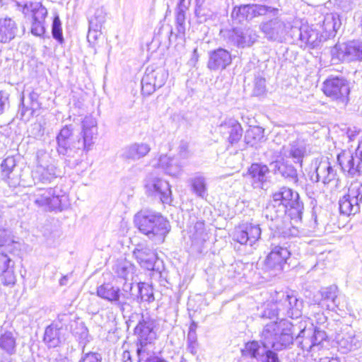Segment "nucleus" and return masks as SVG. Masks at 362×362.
<instances>
[{
  "label": "nucleus",
  "mask_w": 362,
  "mask_h": 362,
  "mask_svg": "<svg viewBox=\"0 0 362 362\" xmlns=\"http://www.w3.org/2000/svg\"><path fill=\"white\" fill-rule=\"evenodd\" d=\"M292 327L291 323L284 320L267 324L260 334L262 346L257 341H248L241 349L242 355L259 362H279L275 351L285 349L292 344Z\"/></svg>",
  "instance_id": "obj_1"
},
{
  "label": "nucleus",
  "mask_w": 362,
  "mask_h": 362,
  "mask_svg": "<svg viewBox=\"0 0 362 362\" xmlns=\"http://www.w3.org/2000/svg\"><path fill=\"white\" fill-rule=\"evenodd\" d=\"M74 132L73 124L65 125L56 137L57 151L59 156L65 157L66 163L71 168L81 163L82 151H88L94 144L98 134L96 119L92 116H86L81 122V131L76 138Z\"/></svg>",
  "instance_id": "obj_2"
},
{
  "label": "nucleus",
  "mask_w": 362,
  "mask_h": 362,
  "mask_svg": "<svg viewBox=\"0 0 362 362\" xmlns=\"http://www.w3.org/2000/svg\"><path fill=\"white\" fill-rule=\"evenodd\" d=\"M134 223L141 233L149 239L163 243L170 231V224L160 213L144 209L134 216Z\"/></svg>",
  "instance_id": "obj_3"
},
{
  "label": "nucleus",
  "mask_w": 362,
  "mask_h": 362,
  "mask_svg": "<svg viewBox=\"0 0 362 362\" xmlns=\"http://www.w3.org/2000/svg\"><path fill=\"white\" fill-rule=\"evenodd\" d=\"M156 320L149 316L147 313L142 314L139 320L138 324L134 328V335L136 337L137 349L139 356L138 362H151L150 351L148 346H151L157 338Z\"/></svg>",
  "instance_id": "obj_4"
},
{
  "label": "nucleus",
  "mask_w": 362,
  "mask_h": 362,
  "mask_svg": "<svg viewBox=\"0 0 362 362\" xmlns=\"http://www.w3.org/2000/svg\"><path fill=\"white\" fill-rule=\"evenodd\" d=\"M272 197L274 202L278 204V208H281L282 212L291 218L293 223L301 221L304 206L297 192L282 187L273 194Z\"/></svg>",
  "instance_id": "obj_5"
},
{
  "label": "nucleus",
  "mask_w": 362,
  "mask_h": 362,
  "mask_svg": "<svg viewBox=\"0 0 362 362\" xmlns=\"http://www.w3.org/2000/svg\"><path fill=\"white\" fill-rule=\"evenodd\" d=\"M29 199L37 206L49 211H62L69 206L68 197L57 187L37 188L29 194Z\"/></svg>",
  "instance_id": "obj_6"
},
{
  "label": "nucleus",
  "mask_w": 362,
  "mask_h": 362,
  "mask_svg": "<svg viewBox=\"0 0 362 362\" xmlns=\"http://www.w3.org/2000/svg\"><path fill=\"white\" fill-rule=\"evenodd\" d=\"M123 292L117 287L110 284H103L98 287L97 295L100 298L110 302L112 305L119 308L122 312L129 306V300L134 298L133 293V284L126 282L124 284Z\"/></svg>",
  "instance_id": "obj_7"
},
{
  "label": "nucleus",
  "mask_w": 362,
  "mask_h": 362,
  "mask_svg": "<svg viewBox=\"0 0 362 362\" xmlns=\"http://www.w3.org/2000/svg\"><path fill=\"white\" fill-rule=\"evenodd\" d=\"M60 170L54 164V160L50 154L44 150L37 152V166L33 172L34 180L42 184H49L58 176H60Z\"/></svg>",
  "instance_id": "obj_8"
},
{
  "label": "nucleus",
  "mask_w": 362,
  "mask_h": 362,
  "mask_svg": "<svg viewBox=\"0 0 362 362\" xmlns=\"http://www.w3.org/2000/svg\"><path fill=\"white\" fill-rule=\"evenodd\" d=\"M278 8L268 7L267 5L259 4H244L235 6L231 13L232 18L238 23L251 21L255 18L269 16H276Z\"/></svg>",
  "instance_id": "obj_9"
},
{
  "label": "nucleus",
  "mask_w": 362,
  "mask_h": 362,
  "mask_svg": "<svg viewBox=\"0 0 362 362\" xmlns=\"http://www.w3.org/2000/svg\"><path fill=\"white\" fill-rule=\"evenodd\" d=\"M268 17L272 18L263 21L259 25V30L268 40L281 42L285 39L288 30H291L293 28L280 17V13Z\"/></svg>",
  "instance_id": "obj_10"
},
{
  "label": "nucleus",
  "mask_w": 362,
  "mask_h": 362,
  "mask_svg": "<svg viewBox=\"0 0 362 362\" xmlns=\"http://www.w3.org/2000/svg\"><path fill=\"white\" fill-rule=\"evenodd\" d=\"M291 35L294 40H298L301 47L315 48L319 46L324 39L323 34L316 25H302L300 28L293 27Z\"/></svg>",
  "instance_id": "obj_11"
},
{
  "label": "nucleus",
  "mask_w": 362,
  "mask_h": 362,
  "mask_svg": "<svg viewBox=\"0 0 362 362\" xmlns=\"http://www.w3.org/2000/svg\"><path fill=\"white\" fill-rule=\"evenodd\" d=\"M341 170L351 177L362 176V139L359 141L355 154L342 151L337 156Z\"/></svg>",
  "instance_id": "obj_12"
},
{
  "label": "nucleus",
  "mask_w": 362,
  "mask_h": 362,
  "mask_svg": "<svg viewBox=\"0 0 362 362\" xmlns=\"http://www.w3.org/2000/svg\"><path fill=\"white\" fill-rule=\"evenodd\" d=\"M223 33L226 42L238 48L252 46L259 37L257 31L251 28L245 29L235 28Z\"/></svg>",
  "instance_id": "obj_13"
},
{
  "label": "nucleus",
  "mask_w": 362,
  "mask_h": 362,
  "mask_svg": "<svg viewBox=\"0 0 362 362\" xmlns=\"http://www.w3.org/2000/svg\"><path fill=\"white\" fill-rule=\"evenodd\" d=\"M324 93L332 100L346 104L349 100L350 88L348 81L343 78L327 79L322 87Z\"/></svg>",
  "instance_id": "obj_14"
},
{
  "label": "nucleus",
  "mask_w": 362,
  "mask_h": 362,
  "mask_svg": "<svg viewBox=\"0 0 362 362\" xmlns=\"http://www.w3.org/2000/svg\"><path fill=\"white\" fill-rule=\"evenodd\" d=\"M168 73L162 67L153 69L148 67L141 79V92L144 95H150L157 88H161L166 82Z\"/></svg>",
  "instance_id": "obj_15"
},
{
  "label": "nucleus",
  "mask_w": 362,
  "mask_h": 362,
  "mask_svg": "<svg viewBox=\"0 0 362 362\" xmlns=\"http://www.w3.org/2000/svg\"><path fill=\"white\" fill-rule=\"evenodd\" d=\"M332 55L341 62L362 61V42L351 41L337 44L332 49Z\"/></svg>",
  "instance_id": "obj_16"
},
{
  "label": "nucleus",
  "mask_w": 362,
  "mask_h": 362,
  "mask_svg": "<svg viewBox=\"0 0 362 362\" xmlns=\"http://www.w3.org/2000/svg\"><path fill=\"white\" fill-rule=\"evenodd\" d=\"M334 340L342 353H347L361 347L362 338L349 325H345L336 333Z\"/></svg>",
  "instance_id": "obj_17"
},
{
  "label": "nucleus",
  "mask_w": 362,
  "mask_h": 362,
  "mask_svg": "<svg viewBox=\"0 0 362 362\" xmlns=\"http://www.w3.org/2000/svg\"><path fill=\"white\" fill-rule=\"evenodd\" d=\"M276 300L283 317L298 318L301 315L303 302L292 293H276Z\"/></svg>",
  "instance_id": "obj_18"
},
{
  "label": "nucleus",
  "mask_w": 362,
  "mask_h": 362,
  "mask_svg": "<svg viewBox=\"0 0 362 362\" xmlns=\"http://www.w3.org/2000/svg\"><path fill=\"white\" fill-rule=\"evenodd\" d=\"M290 255L291 252L287 247L272 243L271 251L264 260L265 269L268 271L281 272Z\"/></svg>",
  "instance_id": "obj_19"
},
{
  "label": "nucleus",
  "mask_w": 362,
  "mask_h": 362,
  "mask_svg": "<svg viewBox=\"0 0 362 362\" xmlns=\"http://www.w3.org/2000/svg\"><path fill=\"white\" fill-rule=\"evenodd\" d=\"M145 188L148 195L158 197L163 203L171 202V190L167 181L151 175L146 180Z\"/></svg>",
  "instance_id": "obj_20"
},
{
  "label": "nucleus",
  "mask_w": 362,
  "mask_h": 362,
  "mask_svg": "<svg viewBox=\"0 0 362 362\" xmlns=\"http://www.w3.org/2000/svg\"><path fill=\"white\" fill-rule=\"evenodd\" d=\"M327 338L326 332L321 330L319 327L313 328V325L309 328L301 329L296 338V341L299 343L303 350L309 351L313 347L320 345Z\"/></svg>",
  "instance_id": "obj_21"
},
{
  "label": "nucleus",
  "mask_w": 362,
  "mask_h": 362,
  "mask_svg": "<svg viewBox=\"0 0 362 362\" xmlns=\"http://www.w3.org/2000/svg\"><path fill=\"white\" fill-rule=\"evenodd\" d=\"M133 255L139 265L147 270L160 272V263H162L153 250L146 245H138L133 251Z\"/></svg>",
  "instance_id": "obj_22"
},
{
  "label": "nucleus",
  "mask_w": 362,
  "mask_h": 362,
  "mask_svg": "<svg viewBox=\"0 0 362 362\" xmlns=\"http://www.w3.org/2000/svg\"><path fill=\"white\" fill-rule=\"evenodd\" d=\"M262 230L259 225L245 223L235 228L233 240L241 245L252 246L261 236Z\"/></svg>",
  "instance_id": "obj_23"
},
{
  "label": "nucleus",
  "mask_w": 362,
  "mask_h": 362,
  "mask_svg": "<svg viewBox=\"0 0 362 362\" xmlns=\"http://www.w3.org/2000/svg\"><path fill=\"white\" fill-rule=\"evenodd\" d=\"M232 63V56L229 51L219 47L209 53L207 68L213 71H223Z\"/></svg>",
  "instance_id": "obj_24"
},
{
  "label": "nucleus",
  "mask_w": 362,
  "mask_h": 362,
  "mask_svg": "<svg viewBox=\"0 0 362 362\" xmlns=\"http://www.w3.org/2000/svg\"><path fill=\"white\" fill-rule=\"evenodd\" d=\"M341 25L339 15L337 13H329L320 16L316 26L323 34L324 39H329L335 36L337 30Z\"/></svg>",
  "instance_id": "obj_25"
},
{
  "label": "nucleus",
  "mask_w": 362,
  "mask_h": 362,
  "mask_svg": "<svg viewBox=\"0 0 362 362\" xmlns=\"http://www.w3.org/2000/svg\"><path fill=\"white\" fill-rule=\"evenodd\" d=\"M269 168L262 163H252L248 168L247 176L254 188L264 189L268 182Z\"/></svg>",
  "instance_id": "obj_26"
},
{
  "label": "nucleus",
  "mask_w": 362,
  "mask_h": 362,
  "mask_svg": "<svg viewBox=\"0 0 362 362\" xmlns=\"http://www.w3.org/2000/svg\"><path fill=\"white\" fill-rule=\"evenodd\" d=\"M14 262L5 253L0 251V275L1 283L6 286H12L16 284V277L14 273Z\"/></svg>",
  "instance_id": "obj_27"
},
{
  "label": "nucleus",
  "mask_w": 362,
  "mask_h": 362,
  "mask_svg": "<svg viewBox=\"0 0 362 362\" xmlns=\"http://www.w3.org/2000/svg\"><path fill=\"white\" fill-rule=\"evenodd\" d=\"M271 171L274 175H280L288 182L293 184H297L298 182V175L297 170L291 164L287 162L276 160L269 164Z\"/></svg>",
  "instance_id": "obj_28"
},
{
  "label": "nucleus",
  "mask_w": 362,
  "mask_h": 362,
  "mask_svg": "<svg viewBox=\"0 0 362 362\" xmlns=\"http://www.w3.org/2000/svg\"><path fill=\"white\" fill-rule=\"evenodd\" d=\"M284 156L291 158L295 163L303 164V158L307 155L306 144L303 141L296 140L282 148Z\"/></svg>",
  "instance_id": "obj_29"
},
{
  "label": "nucleus",
  "mask_w": 362,
  "mask_h": 362,
  "mask_svg": "<svg viewBox=\"0 0 362 362\" xmlns=\"http://www.w3.org/2000/svg\"><path fill=\"white\" fill-rule=\"evenodd\" d=\"M151 151V147L146 143H134L122 149L121 157L124 160H137L145 157Z\"/></svg>",
  "instance_id": "obj_30"
},
{
  "label": "nucleus",
  "mask_w": 362,
  "mask_h": 362,
  "mask_svg": "<svg viewBox=\"0 0 362 362\" xmlns=\"http://www.w3.org/2000/svg\"><path fill=\"white\" fill-rule=\"evenodd\" d=\"M337 172L333 169L330 163L326 159L321 160L315 168V182L322 181L325 185L329 184L332 181H336V185H338L339 180L336 178Z\"/></svg>",
  "instance_id": "obj_31"
},
{
  "label": "nucleus",
  "mask_w": 362,
  "mask_h": 362,
  "mask_svg": "<svg viewBox=\"0 0 362 362\" xmlns=\"http://www.w3.org/2000/svg\"><path fill=\"white\" fill-rule=\"evenodd\" d=\"M18 28L11 18H0V42L7 43L15 38Z\"/></svg>",
  "instance_id": "obj_32"
},
{
  "label": "nucleus",
  "mask_w": 362,
  "mask_h": 362,
  "mask_svg": "<svg viewBox=\"0 0 362 362\" xmlns=\"http://www.w3.org/2000/svg\"><path fill=\"white\" fill-rule=\"evenodd\" d=\"M24 15L30 21H45L47 16V8L40 2H27L22 9Z\"/></svg>",
  "instance_id": "obj_33"
},
{
  "label": "nucleus",
  "mask_w": 362,
  "mask_h": 362,
  "mask_svg": "<svg viewBox=\"0 0 362 362\" xmlns=\"http://www.w3.org/2000/svg\"><path fill=\"white\" fill-rule=\"evenodd\" d=\"M16 165V160L13 156H8L5 158L1 165L4 179L11 187H16L19 185L18 176L13 175Z\"/></svg>",
  "instance_id": "obj_34"
},
{
  "label": "nucleus",
  "mask_w": 362,
  "mask_h": 362,
  "mask_svg": "<svg viewBox=\"0 0 362 362\" xmlns=\"http://www.w3.org/2000/svg\"><path fill=\"white\" fill-rule=\"evenodd\" d=\"M158 165L170 176L177 177L182 172V165L177 158H170L166 155L160 156Z\"/></svg>",
  "instance_id": "obj_35"
},
{
  "label": "nucleus",
  "mask_w": 362,
  "mask_h": 362,
  "mask_svg": "<svg viewBox=\"0 0 362 362\" xmlns=\"http://www.w3.org/2000/svg\"><path fill=\"white\" fill-rule=\"evenodd\" d=\"M16 348V339L12 331L3 328L0 329V349L8 356L15 354Z\"/></svg>",
  "instance_id": "obj_36"
},
{
  "label": "nucleus",
  "mask_w": 362,
  "mask_h": 362,
  "mask_svg": "<svg viewBox=\"0 0 362 362\" xmlns=\"http://www.w3.org/2000/svg\"><path fill=\"white\" fill-rule=\"evenodd\" d=\"M192 191L197 197L204 199L207 197L206 177L200 173H195L189 180Z\"/></svg>",
  "instance_id": "obj_37"
},
{
  "label": "nucleus",
  "mask_w": 362,
  "mask_h": 362,
  "mask_svg": "<svg viewBox=\"0 0 362 362\" xmlns=\"http://www.w3.org/2000/svg\"><path fill=\"white\" fill-rule=\"evenodd\" d=\"M133 293L136 296L129 300L140 298L142 301L151 303L155 300L153 287L146 283L141 282L135 286L133 285Z\"/></svg>",
  "instance_id": "obj_38"
},
{
  "label": "nucleus",
  "mask_w": 362,
  "mask_h": 362,
  "mask_svg": "<svg viewBox=\"0 0 362 362\" xmlns=\"http://www.w3.org/2000/svg\"><path fill=\"white\" fill-rule=\"evenodd\" d=\"M339 208L341 214L350 216L360 211V206L355 199H351L349 194H344L339 200Z\"/></svg>",
  "instance_id": "obj_39"
},
{
  "label": "nucleus",
  "mask_w": 362,
  "mask_h": 362,
  "mask_svg": "<svg viewBox=\"0 0 362 362\" xmlns=\"http://www.w3.org/2000/svg\"><path fill=\"white\" fill-rule=\"evenodd\" d=\"M60 329L56 324H51L45 330L43 341L49 348H55L61 343Z\"/></svg>",
  "instance_id": "obj_40"
},
{
  "label": "nucleus",
  "mask_w": 362,
  "mask_h": 362,
  "mask_svg": "<svg viewBox=\"0 0 362 362\" xmlns=\"http://www.w3.org/2000/svg\"><path fill=\"white\" fill-rule=\"evenodd\" d=\"M221 127L228 129V141L230 144L236 143L241 139L243 135V129L238 121L235 119H229L228 122H225L224 124H221Z\"/></svg>",
  "instance_id": "obj_41"
},
{
  "label": "nucleus",
  "mask_w": 362,
  "mask_h": 362,
  "mask_svg": "<svg viewBox=\"0 0 362 362\" xmlns=\"http://www.w3.org/2000/svg\"><path fill=\"white\" fill-rule=\"evenodd\" d=\"M338 288L337 286L332 285L329 287L322 288L320 291L322 299L327 301H330L331 304H328L327 307L333 310L339 305V300L337 296Z\"/></svg>",
  "instance_id": "obj_42"
},
{
  "label": "nucleus",
  "mask_w": 362,
  "mask_h": 362,
  "mask_svg": "<svg viewBox=\"0 0 362 362\" xmlns=\"http://www.w3.org/2000/svg\"><path fill=\"white\" fill-rule=\"evenodd\" d=\"M134 265L126 259H119L113 266V271L118 277L127 279L128 276L133 273Z\"/></svg>",
  "instance_id": "obj_43"
},
{
  "label": "nucleus",
  "mask_w": 362,
  "mask_h": 362,
  "mask_svg": "<svg viewBox=\"0 0 362 362\" xmlns=\"http://www.w3.org/2000/svg\"><path fill=\"white\" fill-rule=\"evenodd\" d=\"M106 21V12L103 7H100L95 9L93 16L88 18V23L90 28L95 30H101L103 25Z\"/></svg>",
  "instance_id": "obj_44"
},
{
  "label": "nucleus",
  "mask_w": 362,
  "mask_h": 362,
  "mask_svg": "<svg viewBox=\"0 0 362 362\" xmlns=\"http://www.w3.org/2000/svg\"><path fill=\"white\" fill-rule=\"evenodd\" d=\"M278 204L274 202V200L267 205L263 211V216L269 221L277 223L279 221L281 214H284L281 208H279Z\"/></svg>",
  "instance_id": "obj_45"
},
{
  "label": "nucleus",
  "mask_w": 362,
  "mask_h": 362,
  "mask_svg": "<svg viewBox=\"0 0 362 362\" xmlns=\"http://www.w3.org/2000/svg\"><path fill=\"white\" fill-rule=\"evenodd\" d=\"M264 129L259 127H253L247 130L245 139L247 144L255 145L264 138Z\"/></svg>",
  "instance_id": "obj_46"
},
{
  "label": "nucleus",
  "mask_w": 362,
  "mask_h": 362,
  "mask_svg": "<svg viewBox=\"0 0 362 362\" xmlns=\"http://www.w3.org/2000/svg\"><path fill=\"white\" fill-rule=\"evenodd\" d=\"M52 35L60 45L64 42V39L62 33V22L59 16L55 13L52 23Z\"/></svg>",
  "instance_id": "obj_47"
},
{
  "label": "nucleus",
  "mask_w": 362,
  "mask_h": 362,
  "mask_svg": "<svg viewBox=\"0 0 362 362\" xmlns=\"http://www.w3.org/2000/svg\"><path fill=\"white\" fill-rule=\"evenodd\" d=\"M347 193L351 199L356 200V204L360 206L362 204V183L352 182Z\"/></svg>",
  "instance_id": "obj_48"
},
{
  "label": "nucleus",
  "mask_w": 362,
  "mask_h": 362,
  "mask_svg": "<svg viewBox=\"0 0 362 362\" xmlns=\"http://www.w3.org/2000/svg\"><path fill=\"white\" fill-rule=\"evenodd\" d=\"M195 15L199 23H204L212 16V11L204 4H195Z\"/></svg>",
  "instance_id": "obj_49"
},
{
  "label": "nucleus",
  "mask_w": 362,
  "mask_h": 362,
  "mask_svg": "<svg viewBox=\"0 0 362 362\" xmlns=\"http://www.w3.org/2000/svg\"><path fill=\"white\" fill-rule=\"evenodd\" d=\"M28 98L30 100V107H25V97L24 95H23L22 98H21V104L23 105V109H22V112H21V116H23L25 112H24V109L25 108V110H29V109H31V110H35V109H38L40 107V103H39L38 101V99H39V94L34 91V90H32L31 92H30L29 95H28Z\"/></svg>",
  "instance_id": "obj_50"
},
{
  "label": "nucleus",
  "mask_w": 362,
  "mask_h": 362,
  "mask_svg": "<svg viewBox=\"0 0 362 362\" xmlns=\"http://www.w3.org/2000/svg\"><path fill=\"white\" fill-rule=\"evenodd\" d=\"M281 315L282 316L281 312L279 310V303L276 300L275 303H269L267 305L262 315V317L272 319L276 317L279 318V316Z\"/></svg>",
  "instance_id": "obj_51"
},
{
  "label": "nucleus",
  "mask_w": 362,
  "mask_h": 362,
  "mask_svg": "<svg viewBox=\"0 0 362 362\" xmlns=\"http://www.w3.org/2000/svg\"><path fill=\"white\" fill-rule=\"evenodd\" d=\"M30 32L37 37H44L46 32L45 21H30Z\"/></svg>",
  "instance_id": "obj_52"
},
{
  "label": "nucleus",
  "mask_w": 362,
  "mask_h": 362,
  "mask_svg": "<svg viewBox=\"0 0 362 362\" xmlns=\"http://www.w3.org/2000/svg\"><path fill=\"white\" fill-rule=\"evenodd\" d=\"M14 243L12 231L9 228L0 227V247L10 245Z\"/></svg>",
  "instance_id": "obj_53"
},
{
  "label": "nucleus",
  "mask_w": 362,
  "mask_h": 362,
  "mask_svg": "<svg viewBox=\"0 0 362 362\" xmlns=\"http://www.w3.org/2000/svg\"><path fill=\"white\" fill-rule=\"evenodd\" d=\"M266 92V80L260 75L255 78L253 94L256 96L263 95Z\"/></svg>",
  "instance_id": "obj_54"
},
{
  "label": "nucleus",
  "mask_w": 362,
  "mask_h": 362,
  "mask_svg": "<svg viewBox=\"0 0 362 362\" xmlns=\"http://www.w3.org/2000/svg\"><path fill=\"white\" fill-rule=\"evenodd\" d=\"M71 321V315L69 313H62L58 315L57 318L52 324H56L57 328L62 329L66 328L69 323Z\"/></svg>",
  "instance_id": "obj_55"
},
{
  "label": "nucleus",
  "mask_w": 362,
  "mask_h": 362,
  "mask_svg": "<svg viewBox=\"0 0 362 362\" xmlns=\"http://www.w3.org/2000/svg\"><path fill=\"white\" fill-rule=\"evenodd\" d=\"M177 156L180 159H187L191 156V152L189 149V144L185 141H181L178 146Z\"/></svg>",
  "instance_id": "obj_56"
},
{
  "label": "nucleus",
  "mask_w": 362,
  "mask_h": 362,
  "mask_svg": "<svg viewBox=\"0 0 362 362\" xmlns=\"http://www.w3.org/2000/svg\"><path fill=\"white\" fill-rule=\"evenodd\" d=\"M102 360L100 354L96 352H88L84 354L79 362H100Z\"/></svg>",
  "instance_id": "obj_57"
},
{
  "label": "nucleus",
  "mask_w": 362,
  "mask_h": 362,
  "mask_svg": "<svg viewBox=\"0 0 362 362\" xmlns=\"http://www.w3.org/2000/svg\"><path fill=\"white\" fill-rule=\"evenodd\" d=\"M8 96V93L0 91V115L9 106Z\"/></svg>",
  "instance_id": "obj_58"
},
{
  "label": "nucleus",
  "mask_w": 362,
  "mask_h": 362,
  "mask_svg": "<svg viewBox=\"0 0 362 362\" xmlns=\"http://www.w3.org/2000/svg\"><path fill=\"white\" fill-rule=\"evenodd\" d=\"M101 30H94L93 28H90L89 25L88 27V33L87 35V39L89 42L94 43L98 37L101 35Z\"/></svg>",
  "instance_id": "obj_59"
},
{
  "label": "nucleus",
  "mask_w": 362,
  "mask_h": 362,
  "mask_svg": "<svg viewBox=\"0 0 362 362\" xmlns=\"http://www.w3.org/2000/svg\"><path fill=\"white\" fill-rule=\"evenodd\" d=\"M194 230L195 232L196 236L200 237L204 232V223L202 221H198L195 223L194 226Z\"/></svg>",
  "instance_id": "obj_60"
},
{
  "label": "nucleus",
  "mask_w": 362,
  "mask_h": 362,
  "mask_svg": "<svg viewBox=\"0 0 362 362\" xmlns=\"http://www.w3.org/2000/svg\"><path fill=\"white\" fill-rule=\"evenodd\" d=\"M185 11H181L176 12V21L177 24L180 26L183 25L185 21Z\"/></svg>",
  "instance_id": "obj_61"
},
{
  "label": "nucleus",
  "mask_w": 362,
  "mask_h": 362,
  "mask_svg": "<svg viewBox=\"0 0 362 362\" xmlns=\"http://www.w3.org/2000/svg\"><path fill=\"white\" fill-rule=\"evenodd\" d=\"M339 6L345 12H347L352 9V4L351 0H345L344 4H342V1H340Z\"/></svg>",
  "instance_id": "obj_62"
},
{
  "label": "nucleus",
  "mask_w": 362,
  "mask_h": 362,
  "mask_svg": "<svg viewBox=\"0 0 362 362\" xmlns=\"http://www.w3.org/2000/svg\"><path fill=\"white\" fill-rule=\"evenodd\" d=\"M187 343H191V344L197 343V333H193V332H188Z\"/></svg>",
  "instance_id": "obj_63"
},
{
  "label": "nucleus",
  "mask_w": 362,
  "mask_h": 362,
  "mask_svg": "<svg viewBox=\"0 0 362 362\" xmlns=\"http://www.w3.org/2000/svg\"><path fill=\"white\" fill-rule=\"evenodd\" d=\"M197 346H198L197 343H194V344L187 343V350L192 354H195L197 353Z\"/></svg>",
  "instance_id": "obj_64"
}]
</instances>
